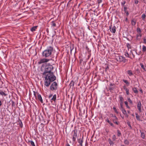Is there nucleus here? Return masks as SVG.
I'll return each mask as SVG.
<instances>
[{
	"label": "nucleus",
	"instance_id": "1",
	"mask_svg": "<svg viewBox=\"0 0 146 146\" xmlns=\"http://www.w3.org/2000/svg\"><path fill=\"white\" fill-rule=\"evenodd\" d=\"M53 68L52 65L50 64L47 65L45 67L43 75L45 79L44 85L46 87H48L51 83L56 79V77L53 72H51Z\"/></svg>",
	"mask_w": 146,
	"mask_h": 146
},
{
	"label": "nucleus",
	"instance_id": "2",
	"mask_svg": "<svg viewBox=\"0 0 146 146\" xmlns=\"http://www.w3.org/2000/svg\"><path fill=\"white\" fill-rule=\"evenodd\" d=\"M53 50V47L51 46H48L46 49L42 52V56L46 58L50 57Z\"/></svg>",
	"mask_w": 146,
	"mask_h": 146
},
{
	"label": "nucleus",
	"instance_id": "3",
	"mask_svg": "<svg viewBox=\"0 0 146 146\" xmlns=\"http://www.w3.org/2000/svg\"><path fill=\"white\" fill-rule=\"evenodd\" d=\"M115 59L117 62H122L124 63L127 61V60L126 59L125 57L122 56H119L117 54L115 55Z\"/></svg>",
	"mask_w": 146,
	"mask_h": 146
},
{
	"label": "nucleus",
	"instance_id": "4",
	"mask_svg": "<svg viewBox=\"0 0 146 146\" xmlns=\"http://www.w3.org/2000/svg\"><path fill=\"white\" fill-rule=\"evenodd\" d=\"M71 135L72 141L74 142L76 141V140L78 137L77 129H74L71 132Z\"/></svg>",
	"mask_w": 146,
	"mask_h": 146
},
{
	"label": "nucleus",
	"instance_id": "5",
	"mask_svg": "<svg viewBox=\"0 0 146 146\" xmlns=\"http://www.w3.org/2000/svg\"><path fill=\"white\" fill-rule=\"evenodd\" d=\"M56 96L54 94L53 96L52 94H50L48 96V98L51 103H55L56 100Z\"/></svg>",
	"mask_w": 146,
	"mask_h": 146
},
{
	"label": "nucleus",
	"instance_id": "6",
	"mask_svg": "<svg viewBox=\"0 0 146 146\" xmlns=\"http://www.w3.org/2000/svg\"><path fill=\"white\" fill-rule=\"evenodd\" d=\"M57 84L56 82H53L51 85L50 87V89L52 91L56 90L57 89Z\"/></svg>",
	"mask_w": 146,
	"mask_h": 146
},
{
	"label": "nucleus",
	"instance_id": "7",
	"mask_svg": "<svg viewBox=\"0 0 146 146\" xmlns=\"http://www.w3.org/2000/svg\"><path fill=\"white\" fill-rule=\"evenodd\" d=\"M109 29L112 33H114L116 32V27L114 25L113 26L112 25H110L109 26Z\"/></svg>",
	"mask_w": 146,
	"mask_h": 146
},
{
	"label": "nucleus",
	"instance_id": "8",
	"mask_svg": "<svg viewBox=\"0 0 146 146\" xmlns=\"http://www.w3.org/2000/svg\"><path fill=\"white\" fill-rule=\"evenodd\" d=\"M112 117H113V119H112V121L113 123H115L117 125H118L119 124V122L118 121V118L115 115H112Z\"/></svg>",
	"mask_w": 146,
	"mask_h": 146
},
{
	"label": "nucleus",
	"instance_id": "9",
	"mask_svg": "<svg viewBox=\"0 0 146 146\" xmlns=\"http://www.w3.org/2000/svg\"><path fill=\"white\" fill-rule=\"evenodd\" d=\"M49 60V59L46 58H43L40 60V61L38 62L39 64H41L44 63L46 62Z\"/></svg>",
	"mask_w": 146,
	"mask_h": 146
},
{
	"label": "nucleus",
	"instance_id": "10",
	"mask_svg": "<svg viewBox=\"0 0 146 146\" xmlns=\"http://www.w3.org/2000/svg\"><path fill=\"white\" fill-rule=\"evenodd\" d=\"M137 108L140 112L141 111V104L140 101H139L137 104Z\"/></svg>",
	"mask_w": 146,
	"mask_h": 146
},
{
	"label": "nucleus",
	"instance_id": "11",
	"mask_svg": "<svg viewBox=\"0 0 146 146\" xmlns=\"http://www.w3.org/2000/svg\"><path fill=\"white\" fill-rule=\"evenodd\" d=\"M37 94V99H38L42 103H43V100L42 99V98L41 96V95L39 94Z\"/></svg>",
	"mask_w": 146,
	"mask_h": 146
},
{
	"label": "nucleus",
	"instance_id": "12",
	"mask_svg": "<svg viewBox=\"0 0 146 146\" xmlns=\"http://www.w3.org/2000/svg\"><path fill=\"white\" fill-rule=\"evenodd\" d=\"M142 36L141 33H138L136 35V38L137 40H139L141 39V37Z\"/></svg>",
	"mask_w": 146,
	"mask_h": 146
},
{
	"label": "nucleus",
	"instance_id": "13",
	"mask_svg": "<svg viewBox=\"0 0 146 146\" xmlns=\"http://www.w3.org/2000/svg\"><path fill=\"white\" fill-rule=\"evenodd\" d=\"M83 136H82V139L80 138L78 139V142L80 146H82V143L83 142Z\"/></svg>",
	"mask_w": 146,
	"mask_h": 146
},
{
	"label": "nucleus",
	"instance_id": "14",
	"mask_svg": "<svg viewBox=\"0 0 146 146\" xmlns=\"http://www.w3.org/2000/svg\"><path fill=\"white\" fill-rule=\"evenodd\" d=\"M136 20L134 19H133L131 20V24L132 26H135L136 24Z\"/></svg>",
	"mask_w": 146,
	"mask_h": 146
},
{
	"label": "nucleus",
	"instance_id": "15",
	"mask_svg": "<svg viewBox=\"0 0 146 146\" xmlns=\"http://www.w3.org/2000/svg\"><path fill=\"white\" fill-rule=\"evenodd\" d=\"M74 84V82L72 80L71 82H70V84H69V86L70 87V88H73Z\"/></svg>",
	"mask_w": 146,
	"mask_h": 146
},
{
	"label": "nucleus",
	"instance_id": "16",
	"mask_svg": "<svg viewBox=\"0 0 146 146\" xmlns=\"http://www.w3.org/2000/svg\"><path fill=\"white\" fill-rule=\"evenodd\" d=\"M108 140L110 145H114V143L113 142V141L111 140V139L109 138Z\"/></svg>",
	"mask_w": 146,
	"mask_h": 146
},
{
	"label": "nucleus",
	"instance_id": "17",
	"mask_svg": "<svg viewBox=\"0 0 146 146\" xmlns=\"http://www.w3.org/2000/svg\"><path fill=\"white\" fill-rule=\"evenodd\" d=\"M121 111L127 117H128V116L127 114L126 111L124 109L121 110Z\"/></svg>",
	"mask_w": 146,
	"mask_h": 146
},
{
	"label": "nucleus",
	"instance_id": "18",
	"mask_svg": "<svg viewBox=\"0 0 146 146\" xmlns=\"http://www.w3.org/2000/svg\"><path fill=\"white\" fill-rule=\"evenodd\" d=\"M50 24L51 26V27H54L56 26V24L55 23L54 21H52L50 23Z\"/></svg>",
	"mask_w": 146,
	"mask_h": 146
},
{
	"label": "nucleus",
	"instance_id": "19",
	"mask_svg": "<svg viewBox=\"0 0 146 146\" xmlns=\"http://www.w3.org/2000/svg\"><path fill=\"white\" fill-rule=\"evenodd\" d=\"M135 114L137 119L138 121H140V116L137 113H135Z\"/></svg>",
	"mask_w": 146,
	"mask_h": 146
},
{
	"label": "nucleus",
	"instance_id": "20",
	"mask_svg": "<svg viewBox=\"0 0 146 146\" xmlns=\"http://www.w3.org/2000/svg\"><path fill=\"white\" fill-rule=\"evenodd\" d=\"M0 94L3 96H6L7 95V94H6L4 92L1 91H0Z\"/></svg>",
	"mask_w": 146,
	"mask_h": 146
},
{
	"label": "nucleus",
	"instance_id": "21",
	"mask_svg": "<svg viewBox=\"0 0 146 146\" xmlns=\"http://www.w3.org/2000/svg\"><path fill=\"white\" fill-rule=\"evenodd\" d=\"M127 73L128 74L129 76H131L133 75V73L132 72V71L131 70H129L127 72Z\"/></svg>",
	"mask_w": 146,
	"mask_h": 146
},
{
	"label": "nucleus",
	"instance_id": "22",
	"mask_svg": "<svg viewBox=\"0 0 146 146\" xmlns=\"http://www.w3.org/2000/svg\"><path fill=\"white\" fill-rule=\"evenodd\" d=\"M37 26H35L32 27L31 29V31L33 32L35 31L37 29Z\"/></svg>",
	"mask_w": 146,
	"mask_h": 146
},
{
	"label": "nucleus",
	"instance_id": "23",
	"mask_svg": "<svg viewBox=\"0 0 146 146\" xmlns=\"http://www.w3.org/2000/svg\"><path fill=\"white\" fill-rule=\"evenodd\" d=\"M28 143H30L32 146H35L34 143L33 141L29 140L28 141Z\"/></svg>",
	"mask_w": 146,
	"mask_h": 146
},
{
	"label": "nucleus",
	"instance_id": "24",
	"mask_svg": "<svg viewBox=\"0 0 146 146\" xmlns=\"http://www.w3.org/2000/svg\"><path fill=\"white\" fill-rule=\"evenodd\" d=\"M142 51L143 52H145L146 53V47L144 45L143 46Z\"/></svg>",
	"mask_w": 146,
	"mask_h": 146
},
{
	"label": "nucleus",
	"instance_id": "25",
	"mask_svg": "<svg viewBox=\"0 0 146 146\" xmlns=\"http://www.w3.org/2000/svg\"><path fill=\"white\" fill-rule=\"evenodd\" d=\"M124 55L125 56L128 58H129L131 59H132V58L129 57V54L127 52H125Z\"/></svg>",
	"mask_w": 146,
	"mask_h": 146
},
{
	"label": "nucleus",
	"instance_id": "26",
	"mask_svg": "<svg viewBox=\"0 0 146 146\" xmlns=\"http://www.w3.org/2000/svg\"><path fill=\"white\" fill-rule=\"evenodd\" d=\"M120 101L119 102H123L124 99L121 95H119V98Z\"/></svg>",
	"mask_w": 146,
	"mask_h": 146
},
{
	"label": "nucleus",
	"instance_id": "27",
	"mask_svg": "<svg viewBox=\"0 0 146 146\" xmlns=\"http://www.w3.org/2000/svg\"><path fill=\"white\" fill-rule=\"evenodd\" d=\"M136 31L138 33H141V31L140 28L137 27V29Z\"/></svg>",
	"mask_w": 146,
	"mask_h": 146
},
{
	"label": "nucleus",
	"instance_id": "28",
	"mask_svg": "<svg viewBox=\"0 0 146 146\" xmlns=\"http://www.w3.org/2000/svg\"><path fill=\"white\" fill-rule=\"evenodd\" d=\"M140 65L141 68H142L144 71H146V70L145 68L144 67V66L143 65V64L142 63H140Z\"/></svg>",
	"mask_w": 146,
	"mask_h": 146
},
{
	"label": "nucleus",
	"instance_id": "29",
	"mask_svg": "<svg viewBox=\"0 0 146 146\" xmlns=\"http://www.w3.org/2000/svg\"><path fill=\"white\" fill-rule=\"evenodd\" d=\"M133 90L134 92L135 93H137L138 92V91L137 90V88H134L132 89Z\"/></svg>",
	"mask_w": 146,
	"mask_h": 146
},
{
	"label": "nucleus",
	"instance_id": "30",
	"mask_svg": "<svg viewBox=\"0 0 146 146\" xmlns=\"http://www.w3.org/2000/svg\"><path fill=\"white\" fill-rule=\"evenodd\" d=\"M127 125L129 126L130 129H132V127L131 125L130 122L129 121H127Z\"/></svg>",
	"mask_w": 146,
	"mask_h": 146
},
{
	"label": "nucleus",
	"instance_id": "31",
	"mask_svg": "<svg viewBox=\"0 0 146 146\" xmlns=\"http://www.w3.org/2000/svg\"><path fill=\"white\" fill-rule=\"evenodd\" d=\"M123 81L125 83L127 86H129V83L127 80H123Z\"/></svg>",
	"mask_w": 146,
	"mask_h": 146
},
{
	"label": "nucleus",
	"instance_id": "32",
	"mask_svg": "<svg viewBox=\"0 0 146 146\" xmlns=\"http://www.w3.org/2000/svg\"><path fill=\"white\" fill-rule=\"evenodd\" d=\"M117 135L118 137H120L121 135V133L120 132V131L119 130H117Z\"/></svg>",
	"mask_w": 146,
	"mask_h": 146
},
{
	"label": "nucleus",
	"instance_id": "33",
	"mask_svg": "<svg viewBox=\"0 0 146 146\" xmlns=\"http://www.w3.org/2000/svg\"><path fill=\"white\" fill-rule=\"evenodd\" d=\"M126 45H127V46L128 48V50H129V49L131 48V46L130 44H129V43H127V44Z\"/></svg>",
	"mask_w": 146,
	"mask_h": 146
},
{
	"label": "nucleus",
	"instance_id": "34",
	"mask_svg": "<svg viewBox=\"0 0 146 146\" xmlns=\"http://www.w3.org/2000/svg\"><path fill=\"white\" fill-rule=\"evenodd\" d=\"M141 137L143 139H144L145 137V135L144 133H143V132H141Z\"/></svg>",
	"mask_w": 146,
	"mask_h": 146
},
{
	"label": "nucleus",
	"instance_id": "35",
	"mask_svg": "<svg viewBox=\"0 0 146 146\" xmlns=\"http://www.w3.org/2000/svg\"><path fill=\"white\" fill-rule=\"evenodd\" d=\"M33 93H34V95L35 96V97L36 99H37V94H39L37 92H36L35 91H33Z\"/></svg>",
	"mask_w": 146,
	"mask_h": 146
},
{
	"label": "nucleus",
	"instance_id": "36",
	"mask_svg": "<svg viewBox=\"0 0 146 146\" xmlns=\"http://www.w3.org/2000/svg\"><path fill=\"white\" fill-rule=\"evenodd\" d=\"M124 143L125 144L128 145L129 143V142L126 139L124 141Z\"/></svg>",
	"mask_w": 146,
	"mask_h": 146
},
{
	"label": "nucleus",
	"instance_id": "37",
	"mask_svg": "<svg viewBox=\"0 0 146 146\" xmlns=\"http://www.w3.org/2000/svg\"><path fill=\"white\" fill-rule=\"evenodd\" d=\"M113 109L114 110V111L115 112L117 113H118V111H117V110L116 109V108L115 107H113Z\"/></svg>",
	"mask_w": 146,
	"mask_h": 146
},
{
	"label": "nucleus",
	"instance_id": "38",
	"mask_svg": "<svg viewBox=\"0 0 146 146\" xmlns=\"http://www.w3.org/2000/svg\"><path fill=\"white\" fill-rule=\"evenodd\" d=\"M116 136L115 135H113L112 137V139L113 141H115L116 139Z\"/></svg>",
	"mask_w": 146,
	"mask_h": 146
},
{
	"label": "nucleus",
	"instance_id": "39",
	"mask_svg": "<svg viewBox=\"0 0 146 146\" xmlns=\"http://www.w3.org/2000/svg\"><path fill=\"white\" fill-rule=\"evenodd\" d=\"M124 103L125 104V105H126V107L129 108V109H130V107L128 106V103L127 102V101H125L124 102Z\"/></svg>",
	"mask_w": 146,
	"mask_h": 146
},
{
	"label": "nucleus",
	"instance_id": "40",
	"mask_svg": "<svg viewBox=\"0 0 146 146\" xmlns=\"http://www.w3.org/2000/svg\"><path fill=\"white\" fill-rule=\"evenodd\" d=\"M127 100L130 104H132L133 102L130 98H127Z\"/></svg>",
	"mask_w": 146,
	"mask_h": 146
},
{
	"label": "nucleus",
	"instance_id": "41",
	"mask_svg": "<svg viewBox=\"0 0 146 146\" xmlns=\"http://www.w3.org/2000/svg\"><path fill=\"white\" fill-rule=\"evenodd\" d=\"M146 17V15L145 14H143L141 16V17L142 19L144 20Z\"/></svg>",
	"mask_w": 146,
	"mask_h": 146
},
{
	"label": "nucleus",
	"instance_id": "42",
	"mask_svg": "<svg viewBox=\"0 0 146 146\" xmlns=\"http://www.w3.org/2000/svg\"><path fill=\"white\" fill-rule=\"evenodd\" d=\"M126 3V1H123L121 3V4L122 6H124V5Z\"/></svg>",
	"mask_w": 146,
	"mask_h": 146
},
{
	"label": "nucleus",
	"instance_id": "43",
	"mask_svg": "<svg viewBox=\"0 0 146 146\" xmlns=\"http://www.w3.org/2000/svg\"><path fill=\"white\" fill-rule=\"evenodd\" d=\"M143 43L146 44V37H144L143 38Z\"/></svg>",
	"mask_w": 146,
	"mask_h": 146
},
{
	"label": "nucleus",
	"instance_id": "44",
	"mask_svg": "<svg viewBox=\"0 0 146 146\" xmlns=\"http://www.w3.org/2000/svg\"><path fill=\"white\" fill-rule=\"evenodd\" d=\"M130 54H131L132 55L133 58H135V55L133 54V52H132V50H130Z\"/></svg>",
	"mask_w": 146,
	"mask_h": 146
},
{
	"label": "nucleus",
	"instance_id": "45",
	"mask_svg": "<svg viewBox=\"0 0 146 146\" xmlns=\"http://www.w3.org/2000/svg\"><path fill=\"white\" fill-rule=\"evenodd\" d=\"M108 123L111 126L113 127H114V125L111 121H110V122Z\"/></svg>",
	"mask_w": 146,
	"mask_h": 146
},
{
	"label": "nucleus",
	"instance_id": "46",
	"mask_svg": "<svg viewBox=\"0 0 146 146\" xmlns=\"http://www.w3.org/2000/svg\"><path fill=\"white\" fill-rule=\"evenodd\" d=\"M108 123L111 126L113 127H114V125L111 121H110V122Z\"/></svg>",
	"mask_w": 146,
	"mask_h": 146
},
{
	"label": "nucleus",
	"instance_id": "47",
	"mask_svg": "<svg viewBox=\"0 0 146 146\" xmlns=\"http://www.w3.org/2000/svg\"><path fill=\"white\" fill-rule=\"evenodd\" d=\"M126 93L127 95H128L129 94V89L127 88V89H126V90H125Z\"/></svg>",
	"mask_w": 146,
	"mask_h": 146
},
{
	"label": "nucleus",
	"instance_id": "48",
	"mask_svg": "<svg viewBox=\"0 0 146 146\" xmlns=\"http://www.w3.org/2000/svg\"><path fill=\"white\" fill-rule=\"evenodd\" d=\"M123 9H124V11H125V12H126L127 11V8L126 7L124 6V7H123Z\"/></svg>",
	"mask_w": 146,
	"mask_h": 146
},
{
	"label": "nucleus",
	"instance_id": "49",
	"mask_svg": "<svg viewBox=\"0 0 146 146\" xmlns=\"http://www.w3.org/2000/svg\"><path fill=\"white\" fill-rule=\"evenodd\" d=\"M135 3L136 4H137L139 3L138 0H135Z\"/></svg>",
	"mask_w": 146,
	"mask_h": 146
},
{
	"label": "nucleus",
	"instance_id": "50",
	"mask_svg": "<svg viewBox=\"0 0 146 146\" xmlns=\"http://www.w3.org/2000/svg\"><path fill=\"white\" fill-rule=\"evenodd\" d=\"M102 1V0H98V1H97L98 3L99 4L101 3Z\"/></svg>",
	"mask_w": 146,
	"mask_h": 146
},
{
	"label": "nucleus",
	"instance_id": "51",
	"mask_svg": "<svg viewBox=\"0 0 146 146\" xmlns=\"http://www.w3.org/2000/svg\"><path fill=\"white\" fill-rule=\"evenodd\" d=\"M20 126L21 127H23V124L21 121V123H20Z\"/></svg>",
	"mask_w": 146,
	"mask_h": 146
},
{
	"label": "nucleus",
	"instance_id": "52",
	"mask_svg": "<svg viewBox=\"0 0 146 146\" xmlns=\"http://www.w3.org/2000/svg\"><path fill=\"white\" fill-rule=\"evenodd\" d=\"M120 106L121 110L124 109V108L123 107V105H120Z\"/></svg>",
	"mask_w": 146,
	"mask_h": 146
},
{
	"label": "nucleus",
	"instance_id": "53",
	"mask_svg": "<svg viewBox=\"0 0 146 146\" xmlns=\"http://www.w3.org/2000/svg\"><path fill=\"white\" fill-rule=\"evenodd\" d=\"M106 121L108 122V123H109L110 122V121L108 119H106Z\"/></svg>",
	"mask_w": 146,
	"mask_h": 146
},
{
	"label": "nucleus",
	"instance_id": "54",
	"mask_svg": "<svg viewBox=\"0 0 146 146\" xmlns=\"http://www.w3.org/2000/svg\"><path fill=\"white\" fill-rule=\"evenodd\" d=\"M106 121L108 122V123H109L110 122V121L108 119H106Z\"/></svg>",
	"mask_w": 146,
	"mask_h": 146
},
{
	"label": "nucleus",
	"instance_id": "55",
	"mask_svg": "<svg viewBox=\"0 0 146 146\" xmlns=\"http://www.w3.org/2000/svg\"><path fill=\"white\" fill-rule=\"evenodd\" d=\"M125 13H126V15L127 16H128L129 15V13L127 11L126 12H125Z\"/></svg>",
	"mask_w": 146,
	"mask_h": 146
},
{
	"label": "nucleus",
	"instance_id": "56",
	"mask_svg": "<svg viewBox=\"0 0 146 146\" xmlns=\"http://www.w3.org/2000/svg\"><path fill=\"white\" fill-rule=\"evenodd\" d=\"M119 102L120 105H123V102Z\"/></svg>",
	"mask_w": 146,
	"mask_h": 146
},
{
	"label": "nucleus",
	"instance_id": "57",
	"mask_svg": "<svg viewBox=\"0 0 146 146\" xmlns=\"http://www.w3.org/2000/svg\"><path fill=\"white\" fill-rule=\"evenodd\" d=\"M123 87L124 89L125 90H126V89H127L126 88V87L125 86H124Z\"/></svg>",
	"mask_w": 146,
	"mask_h": 146
},
{
	"label": "nucleus",
	"instance_id": "58",
	"mask_svg": "<svg viewBox=\"0 0 146 146\" xmlns=\"http://www.w3.org/2000/svg\"><path fill=\"white\" fill-rule=\"evenodd\" d=\"M140 92L142 93V94H143V91H142V90L141 89H140L139 90Z\"/></svg>",
	"mask_w": 146,
	"mask_h": 146
},
{
	"label": "nucleus",
	"instance_id": "59",
	"mask_svg": "<svg viewBox=\"0 0 146 146\" xmlns=\"http://www.w3.org/2000/svg\"><path fill=\"white\" fill-rule=\"evenodd\" d=\"M90 55H89L88 56V59L90 58Z\"/></svg>",
	"mask_w": 146,
	"mask_h": 146
},
{
	"label": "nucleus",
	"instance_id": "60",
	"mask_svg": "<svg viewBox=\"0 0 146 146\" xmlns=\"http://www.w3.org/2000/svg\"><path fill=\"white\" fill-rule=\"evenodd\" d=\"M2 103H1V100H0V106L2 105Z\"/></svg>",
	"mask_w": 146,
	"mask_h": 146
},
{
	"label": "nucleus",
	"instance_id": "61",
	"mask_svg": "<svg viewBox=\"0 0 146 146\" xmlns=\"http://www.w3.org/2000/svg\"><path fill=\"white\" fill-rule=\"evenodd\" d=\"M66 146H70V145L68 143H67L66 145Z\"/></svg>",
	"mask_w": 146,
	"mask_h": 146
},
{
	"label": "nucleus",
	"instance_id": "62",
	"mask_svg": "<svg viewBox=\"0 0 146 146\" xmlns=\"http://www.w3.org/2000/svg\"><path fill=\"white\" fill-rule=\"evenodd\" d=\"M109 90H112V89L111 88H109Z\"/></svg>",
	"mask_w": 146,
	"mask_h": 146
},
{
	"label": "nucleus",
	"instance_id": "63",
	"mask_svg": "<svg viewBox=\"0 0 146 146\" xmlns=\"http://www.w3.org/2000/svg\"><path fill=\"white\" fill-rule=\"evenodd\" d=\"M110 86H113V84H110Z\"/></svg>",
	"mask_w": 146,
	"mask_h": 146
},
{
	"label": "nucleus",
	"instance_id": "64",
	"mask_svg": "<svg viewBox=\"0 0 146 146\" xmlns=\"http://www.w3.org/2000/svg\"><path fill=\"white\" fill-rule=\"evenodd\" d=\"M121 146H124V145H121Z\"/></svg>",
	"mask_w": 146,
	"mask_h": 146
}]
</instances>
